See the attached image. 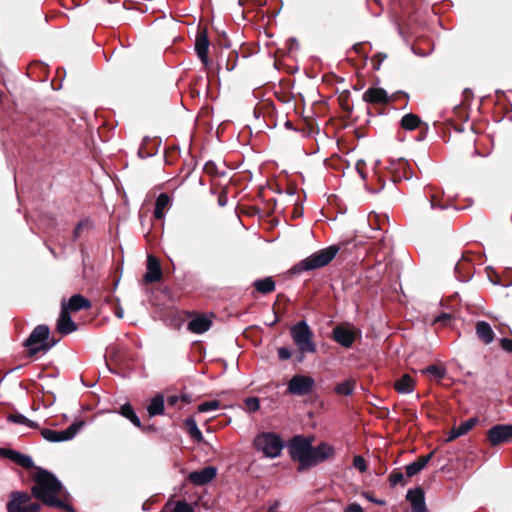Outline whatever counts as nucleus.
<instances>
[{
  "label": "nucleus",
  "mask_w": 512,
  "mask_h": 512,
  "mask_svg": "<svg viewBox=\"0 0 512 512\" xmlns=\"http://www.w3.org/2000/svg\"><path fill=\"white\" fill-rule=\"evenodd\" d=\"M34 485L31 494L26 491H12L6 504L7 512H40L41 505L31 501V495L48 507L62 509L66 512H75L72 505L66 503L58 496L63 491V485L50 471L36 467L32 474Z\"/></svg>",
  "instance_id": "nucleus-1"
},
{
  "label": "nucleus",
  "mask_w": 512,
  "mask_h": 512,
  "mask_svg": "<svg viewBox=\"0 0 512 512\" xmlns=\"http://www.w3.org/2000/svg\"><path fill=\"white\" fill-rule=\"evenodd\" d=\"M287 448L292 461L298 463V472L309 470L332 458L335 454V449L330 444L321 442L319 445L313 446L312 439L303 435L293 436L289 440Z\"/></svg>",
  "instance_id": "nucleus-2"
},
{
  "label": "nucleus",
  "mask_w": 512,
  "mask_h": 512,
  "mask_svg": "<svg viewBox=\"0 0 512 512\" xmlns=\"http://www.w3.org/2000/svg\"><path fill=\"white\" fill-rule=\"evenodd\" d=\"M340 247L331 245L324 249L318 250L307 258L295 264L290 270L291 275H297L302 272L312 271L327 266L337 255Z\"/></svg>",
  "instance_id": "nucleus-3"
},
{
  "label": "nucleus",
  "mask_w": 512,
  "mask_h": 512,
  "mask_svg": "<svg viewBox=\"0 0 512 512\" xmlns=\"http://www.w3.org/2000/svg\"><path fill=\"white\" fill-rule=\"evenodd\" d=\"M253 446L256 450L262 451L264 456L276 458L280 456L284 448V442L274 432H262L254 438Z\"/></svg>",
  "instance_id": "nucleus-4"
},
{
  "label": "nucleus",
  "mask_w": 512,
  "mask_h": 512,
  "mask_svg": "<svg viewBox=\"0 0 512 512\" xmlns=\"http://www.w3.org/2000/svg\"><path fill=\"white\" fill-rule=\"evenodd\" d=\"M290 334L298 351L315 353L317 348L313 342V331L306 321L301 320L293 325Z\"/></svg>",
  "instance_id": "nucleus-5"
},
{
  "label": "nucleus",
  "mask_w": 512,
  "mask_h": 512,
  "mask_svg": "<svg viewBox=\"0 0 512 512\" xmlns=\"http://www.w3.org/2000/svg\"><path fill=\"white\" fill-rule=\"evenodd\" d=\"M331 338L337 344L349 349L356 340L361 338V330L351 323L343 322L333 328Z\"/></svg>",
  "instance_id": "nucleus-6"
},
{
  "label": "nucleus",
  "mask_w": 512,
  "mask_h": 512,
  "mask_svg": "<svg viewBox=\"0 0 512 512\" xmlns=\"http://www.w3.org/2000/svg\"><path fill=\"white\" fill-rule=\"evenodd\" d=\"M105 362L108 369L115 374L125 377L128 373V362L125 352L115 346L107 349Z\"/></svg>",
  "instance_id": "nucleus-7"
},
{
  "label": "nucleus",
  "mask_w": 512,
  "mask_h": 512,
  "mask_svg": "<svg viewBox=\"0 0 512 512\" xmlns=\"http://www.w3.org/2000/svg\"><path fill=\"white\" fill-rule=\"evenodd\" d=\"M315 386V380L308 375L296 374L288 382L285 394L295 396L309 395Z\"/></svg>",
  "instance_id": "nucleus-8"
},
{
  "label": "nucleus",
  "mask_w": 512,
  "mask_h": 512,
  "mask_svg": "<svg viewBox=\"0 0 512 512\" xmlns=\"http://www.w3.org/2000/svg\"><path fill=\"white\" fill-rule=\"evenodd\" d=\"M84 425V421H76L65 430H53L49 428L41 429L42 437L49 442H62L71 440Z\"/></svg>",
  "instance_id": "nucleus-9"
},
{
  "label": "nucleus",
  "mask_w": 512,
  "mask_h": 512,
  "mask_svg": "<svg viewBox=\"0 0 512 512\" xmlns=\"http://www.w3.org/2000/svg\"><path fill=\"white\" fill-rule=\"evenodd\" d=\"M487 439L492 446H498L512 439V425L497 424L487 431Z\"/></svg>",
  "instance_id": "nucleus-10"
},
{
  "label": "nucleus",
  "mask_w": 512,
  "mask_h": 512,
  "mask_svg": "<svg viewBox=\"0 0 512 512\" xmlns=\"http://www.w3.org/2000/svg\"><path fill=\"white\" fill-rule=\"evenodd\" d=\"M388 169L393 183H398L402 180H409L413 174L409 163L405 159L391 161Z\"/></svg>",
  "instance_id": "nucleus-11"
},
{
  "label": "nucleus",
  "mask_w": 512,
  "mask_h": 512,
  "mask_svg": "<svg viewBox=\"0 0 512 512\" xmlns=\"http://www.w3.org/2000/svg\"><path fill=\"white\" fill-rule=\"evenodd\" d=\"M210 41L208 38L207 28L199 27L195 40V51L201 62L207 67L210 63L208 57Z\"/></svg>",
  "instance_id": "nucleus-12"
},
{
  "label": "nucleus",
  "mask_w": 512,
  "mask_h": 512,
  "mask_svg": "<svg viewBox=\"0 0 512 512\" xmlns=\"http://www.w3.org/2000/svg\"><path fill=\"white\" fill-rule=\"evenodd\" d=\"M49 336L50 329L47 325H37L31 332L29 337L24 341L23 345L27 348V351L32 348H38V345L45 344Z\"/></svg>",
  "instance_id": "nucleus-13"
},
{
  "label": "nucleus",
  "mask_w": 512,
  "mask_h": 512,
  "mask_svg": "<svg viewBox=\"0 0 512 512\" xmlns=\"http://www.w3.org/2000/svg\"><path fill=\"white\" fill-rule=\"evenodd\" d=\"M217 475V468L214 466H206L201 470L192 471L188 475L190 483L196 486H204L210 483Z\"/></svg>",
  "instance_id": "nucleus-14"
},
{
  "label": "nucleus",
  "mask_w": 512,
  "mask_h": 512,
  "mask_svg": "<svg viewBox=\"0 0 512 512\" xmlns=\"http://www.w3.org/2000/svg\"><path fill=\"white\" fill-rule=\"evenodd\" d=\"M0 455L3 458L9 459L17 465L21 466L24 469H35L37 466L34 465V462L31 457L22 454L16 450L1 448Z\"/></svg>",
  "instance_id": "nucleus-15"
},
{
  "label": "nucleus",
  "mask_w": 512,
  "mask_h": 512,
  "mask_svg": "<svg viewBox=\"0 0 512 512\" xmlns=\"http://www.w3.org/2000/svg\"><path fill=\"white\" fill-rule=\"evenodd\" d=\"M162 269L160 261L152 254L147 256V272L144 274L146 283L159 282L162 279Z\"/></svg>",
  "instance_id": "nucleus-16"
},
{
  "label": "nucleus",
  "mask_w": 512,
  "mask_h": 512,
  "mask_svg": "<svg viewBox=\"0 0 512 512\" xmlns=\"http://www.w3.org/2000/svg\"><path fill=\"white\" fill-rule=\"evenodd\" d=\"M411 504L412 512H428L425 504V494L421 487L409 489L406 495Z\"/></svg>",
  "instance_id": "nucleus-17"
},
{
  "label": "nucleus",
  "mask_w": 512,
  "mask_h": 512,
  "mask_svg": "<svg viewBox=\"0 0 512 512\" xmlns=\"http://www.w3.org/2000/svg\"><path fill=\"white\" fill-rule=\"evenodd\" d=\"M363 100L373 105L388 104L390 98L383 88L370 87L363 94Z\"/></svg>",
  "instance_id": "nucleus-18"
},
{
  "label": "nucleus",
  "mask_w": 512,
  "mask_h": 512,
  "mask_svg": "<svg viewBox=\"0 0 512 512\" xmlns=\"http://www.w3.org/2000/svg\"><path fill=\"white\" fill-rule=\"evenodd\" d=\"M424 193L432 209L439 208L443 210L448 207L447 202L443 201L444 192L442 189L429 185L425 188Z\"/></svg>",
  "instance_id": "nucleus-19"
},
{
  "label": "nucleus",
  "mask_w": 512,
  "mask_h": 512,
  "mask_svg": "<svg viewBox=\"0 0 512 512\" xmlns=\"http://www.w3.org/2000/svg\"><path fill=\"white\" fill-rule=\"evenodd\" d=\"M56 330L61 335H68L77 330L76 323L71 319L68 309H61L57 320Z\"/></svg>",
  "instance_id": "nucleus-20"
},
{
  "label": "nucleus",
  "mask_w": 512,
  "mask_h": 512,
  "mask_svg": "<svg viewBox=\"0 0 512 512\" xmlns=\"http://www.w3.org/2000/svg\"><path fill=\"white\" fill-rule=\"evenodd\" d=\"M472 270L473 266L471 264L470 258L466 254H463L462 258L455 266V273L457 278L461 282L468 281L472 275Z\"/></svg>",
  "instance_id": "nucleus-21"
},
{
  "label": "nucleus",
  "mask_w": 512,
  "mask_h": 512,
  "mask_svg": "<svg viewBox=\"0 0 512 512\" xmlns=\"http://www.w3.org/2000/svg\"><path fill=\"white\" fill-rule=\"evenodd\" d=\"M238 59L239 55L235 50L228 51L226 55L220 53L217 61V68L220 70L224 66L227 71H232L236 68Z\"/></svg>",
  "instance_id": "nucleus-22"
},
{
  "label": "nucleus",
  "mask_w": 512,
  "mask_h": 512,
  "mask_svg": "<svg viewBox=\"0 0 512 512\" xmlns=\"http://www.w3.org/2000/svg\"><path fill=\"white\" fill-rule=\"evenodd\" d=\"M91 307V302L80 294L73 295L67 305H62L63 309H68L69 311L77 312L83 309H89Z\"/></svg>",
  "instance_id": "nucleus-23"
},
{
  "label": "nucleus",
  "mask_w": 512,
  "mask_h": 512,
  "mask_svg": "<svg viewBox=\"0 0 512 512\" xmlns=\"http://www.w3.org/2000/svg\"><path fill=\"white\" fill-rule=\"evenodd\" d=\"M165 411V398L163 394H156L150 401L147 406V413L149 418L155 417L157 415H163Z\"/></svg>",
  "instance_id": "nucleus-24"
},
{
  "label": "nucleus",
  "mask_w": 512,
  "mask_h": 512,
  "mask_svg": "<svg viewBox=\"0 0 512 512\" xmlns=\"http://www.w3.org/2000/svg\"><path fill=\"white\" fill-rule=\"evenodd\" d=\"M476 334H477V337L485 344H490L494 338H495V333L494 331L492 330L491 326L489 323H487L486 321H478L476 323Z\"/></svg>",
  "instance_id": "nucleus-25"
},
{
  "label": "nucleus",
  "mask_w": 512,
  "mask_h": 512,
  "mask_svg": "<svg viewBox=\"0 0 512 512\" xmlns=\"http://www.w3.org/2000/svg\"><path fill=\"white\" fill-rule=\"evenodd\" d=\"M212 325V321L205 316H198L193 318L188 323V329L196 334H201L209 330Z\"/></svg>",
  "instance_id": "nucleus-26"
},
{
  "label": "nucleus",
  "mask_w": 512,
  "mask_h": 512,
  "mask_svg": "<svg viewBox=\"0 0 512 512\" xmlns=\"http://www.w3.org/2000/svg\"><path fill=\"white\" fill-rule=\"evenodd\" d=\"M171 205V198L167 193H161L156 201H155V207H154V217L158 220H161L164 215L165 211L170 207Z\"/></svg>",
  "instance_id": "nucleus-27"
},
{
  "label": "nucleus",
  "mask_w": 512,
  "mask_h": 512,
  "mask_svg": "<svg viewBox=\"0 0 512 512\" xmlns=\"http://www.w3.org/2000/svg\"><path fill=\"white\" fill-rule=\"evenodd\" d=\"M157 145L156 140L145 137L137 152L139 158L145 159L156 154Z\"/></svg>",
  "instance_id": "nucleus-28"
},
{
  "label": "nucleus",
  "mask_w": 512,
  "mask_h": 512,
  "mask_svg": "<svg viewBox=\"0 0 512 512\" xmlns=\"http://www.w3.org/2000/svg\"><path fill=\"white\" fill-rule=\"evenodd\" d=\"M160 512H195L193 507L186 502L185 500H179L177 502H172L169 500L162 507Z\"/></svg>",
  "instance_id": "nucleus-29"
},
{
  "label": "nucleus",
  "mask_w": 512,
  "mask_h": 512,
  "mask_svg": "<svg viewBox=\"0 0 512 512\" xmlns=\"http://www.w3.org/2000/svg\"><path fill=\"white\" fill-rule=\"evenodd\" d=\"M414 380L409 374L402 375L398 380L394 383V389L398 393H411L414 390Z\"/></svg>",
  "instance_id": "nucleus-30"
},
{
  "label": "nucleus",
  "mask_w": 512,
  "mask_h": 512,
  "mask_svg": "<svg viewBox=\"0 0 512 512\" xmlns=\"http://www.w3.org/2000/svg\"><path fill=\"white\" fill-rule=\"evenodd\" d=\"M422 124L421 118L413 113L404 115L400 120V126L406 131H413L419 128Z\"/></svg>",
  "instance_id": "nucleus-31"
},
{
  "label": "nucleus",
  "mask_w": 512,
  "mask_h": 512,
  "mask_svg": "<svg viewBox=\"0 0 512 512\" xmlns=\"http://www.w3.org/2000/svg\"><path fill=\"white\" fill-rule=\"evenodd\" d=\"M253 287L261 294H268L275 291L276 284L272 277H266L254 281Z\"/></svg>",
  "instance_id": "nucleus-32"
},
{
  "label": "nucleus",
  "mask_w": 512,
  "mask_h": 512,
  "mask_svg": "<svg viewBox=\"0 0 512 512\" xmlns=\"http://www.w3.org/2000/svg\"><path fill=\"white\" fill-rule=\"evenodd\" d=\"M338 103L341 107L342 111L345 114V117H350L352 111H353V105L351 104V93L349 90H343L338 95Z\"/></svg>",
  "instance_id": "nucleus-33"
},
{
  "label": "nucleus",
  "mask_w": 512,
  "mask_h": 512,
  "mask_svg": "<svg viewBox=\"0 0 512 512\" xmlns=\"http://www.w3.org/2000/svg\"><path fill=\"white\" fill-rule=\"evenodd\" d=\"M184 426L192 439H194L197 442L203 441L204 438L202 432L198 428L197 423L193 417H188L184 421Z\"/></svg>",
  "instance_id": "nucleus-34"
},
{
  "label": "nucleus",
  "mask_w": 512,
  "mask_h": 512,
  "mask_svg": "<svg viewBox=\"0 0 512 512\" xmlns=\"http://www.w3.org/2000/svg\"><path fill=\"white\" fill-rule=\"evenodd\" d=\"M421 373L423 375H431L438 382H440L442 379L445 378V376L447 374V370L443 366L433 364V365H429L428 367L422 369Z\"/></svg>",
  "instance_id": "nucleus-35"
},
{
  "label": "nucleus",
  "mask_w": 512,
  "mask_h": 512,
  "mask_svg": "<svg viewBox=\"0 0 512 512\" xmlns=\"http://www.w3.org/2000/svg\"><path fill=\"white\" fill-rule=\"evenodd\" d=\"M58 342H59V339H55L54 337H52L51 339L48 338V340H46L45 344L38 345V348L29 349L27 351V356L30 358H33L40 352L46 353L52 347H54Z\"/></svg>",
  "instance_id": "nucleus-36"
},
{
  "label": "nucleus",
  "mask_w": 512,
  "mask_h": 512,
  "mask_svg": "<svg viewBox=\"0 0 512 512\" xmlns=\"http://www.w3.org/2000/svg\"><path fill=\"white\" fill-rule=\"evenodd\" d=\"M355 389V381L352 379L346 380L336 385L335 392L339 395L349 396Z\"/></svg>",
  "instance_id": "nucleus-37"
},
{
  "label": "nucleus",
  "mask_w": 512,
  "mask_h": 512,
  "mask_svg": "<svg viewBox=\"0 0 512 512\" xmlns=\"http://www.w3.org/2000/svg\"><path fill=\"white\" fill-rule=\"evenodd\" d=\"M479 422L478 418L472 417L468 420L462 422L456 429L458 430V434L461 436L467 434L470 430H472L476 424Z\"/></svg>",
  "instance_id": "nucleus-38"
},
{
  "label": "nucleus",
  "mask_w": 512,
  "mask_h": 512,
  "mask_svg": "<svg viewBox=\"0 0 512 512\" xmlns=\"http://www.w3.org/2000/svg\"><path fill=\"white\" fill-rule=\"evenodd\" d=\"M220 407V401L219 400H212V401H206L198 405L197 410L198 412H208L211 410H216Z\"/></svg>",
  "instance_id": "nucleus-39"
},
{
  "label": "nucleus",
  "mask_w": 512,
  "mask_h": 512,
  "mask_svg": "<svg viewBox=\"0 0 512 512\" xmlns=\"http://www.w3.org/2000/svg\"><path fill=\"white\" fill-rule=\"evenodd\" d=\"M389 483L391 487H395L398 484H404V475L398 470H393L389 475Z\"/></svg>",
  "instance_id": "nucleus-40"
},
{
  "label": "nucleus",
  "mask_w": 512,
  "mask_h": 512,
  "mask_svg": "<svg viewBox=\"0 0 512 512\" xmlns=\"http://www.w3.org/2000/svg\"><path fill=\"white\" fill-rule=\"evenodd\" d=\"M179 155L178 147H171L165 151V162L168 165H173Z\"/></svg>",
  "instance_id": "nucleus-41"
},
{
  "label": "nucleus",
  "mask_w": 512,
  "mask_h": 512,
  "mask_svg": "<svg viewBox=\"0 0 512 512\" xmlns=\"http://www.w3.org/2000/svg\"><path fill=\"white\" fill-rule=\"evenodd\" d=\"M245 406L248 411L256 412L260 408V401L257 397H248L245 399Z\"/></svg>",
  "instance_id": "nucleus-42"
},
{
  "label": "nucleus",
  "mask_w": 512,
  "mask_h": 512,
  "mask_svg": "<svg viewBox=\"0 0 512 512\" xmlns=\"http://www.w3.org/2000/svg\"><path fill=\"white\" fill-rule=\"evenodd\" d=\"M387 58L386 53H377L371 59V64L374 70H379L382 62Z\"/></svg>",
  "instance_id": "nucleus-43"
},
{
  "label": "nucleus",
  "mask_w": 512,
  "mask_h": 512,
  "mask_svg": "<svg viewBox=\"0 0 512 512\" xmlns=\"http://www.w3.org/2000/svg\"><path fill=\"white\" fill-rule=\"evenodd\" d=\"M353 466L360 472H365L367 470L366 460L361 455L354 456Z\"/></svg>",
  "instance_id": "nucleus-44"
},
{
  "label": "nucleus",
  "mask_w": 512,
  "mask_h": 512,
  "mask_svg": "<svg viewBox=\"0 0 512 512\" xmlns=\"http://www.w3.org/2000/svg\"><path fill=\"white\" fill-rule=\"evenodd\" d=\"M435 451H431L429 454L420 456L417 458L415 464L420 468V470L424 469L429 461L433 458Z\"/></svg>",
  "instance_id": "nucleus-45"
},
{
  "label": "nucleus",
  "mask_w": 512,
  "mask_h": 512,
  "mask_svg": "<svg viewBox=\"0 0 512 512\" xmlns=\"http://www.w3.org/2000/svg\"><path fill=\"white\" fill-rule=\"evenodd\" d=\"M8 420L13 422V423L23 424V425H25L26 422H29V419L26 416H24V415H22L20 413L9 414L8 415Z\"/></svg>",
  "instance_id": "nucleus-46"
},
{
  "label": "nucleus",
  "mask_w": 512,
  "mask_h": 512,
  "mask_svg": "<svg viewBox=\"0 0 512 512\" xmlns=\"http://www.w3.org/2000/svg\"><path fill=\"white\" fill-rule=\"evenodd\" d=\"M204 172L208 175H211V176H216L217 175V166L214 162L212 161H208L205 165H204Z\"/></svg>",
  "instance_id": "nucleus-47"
},
{
  "label": "nucleus",
  "mask_w": 512,
  "mask_h": 512,
  "mask_svg": "<svg viewBox=\"0 0 512 512\" xmlns=\"http://www.w3.org/2000/svg\"><path fill=\"white\" fill-rule=\"evenodd\" d=\"M405 469L408 477H413L421 471L415 462L408 464Z\"/></svg>",
  "instance_id": "nucleus-48"
},
{
  "label": "nucleus",
  "mask_w": 512,
  "mask_h": 512,
  "mask_svg": "<svg viewBox=\"0 0 512 512\" xmlns=\"http://www.w3.org/2000/svg\"><path fill=\"white\" fill-rule=\"evenodd\" d=\"M389 98H390V102H395L399 99H404L405 100L404 107L407 106L408 94L403 91L396 92L392 96H389Z\"/></svg>",
  "instance_id": "nucleus-49"
},
{
  "label": "nucleus",
  "mask_w": 512,
  "mask_h": 512,
  "mask_svg": "<svg viewBox=\"0 0 512 512\" xmlns=\"http://www.w3.org/2000/svg\"><path fill=\"white\" fill-rule=\"evenodd\" d=\"M356 170L362 179H366V162L364 160H358L356 162Z\"/></svg>",
  "instance_id": "nucleus-50"
},
{
  "label": "nucleus",
  "mask_w": 512,
  "mask_h": 512,
  "mask_svg": "<svg viewBox=\"0 0 512 512\" xmlns=\"http://www.w3.org/2000/svg\"><path fill=\"white\" fill-rule=\"evenodd\" d=\"M291 356H292V353L288 348L280 347L278 349V357L280 360H283V361L288 360L291 358Z\"/></svg>",
  "instance_id": "nucleus-51"
},
{
  "label": "nucleus",
  "mask_w": 512,
  "mask_h": 512,
  "mask_svg": "<svg viewBox=\"0 0 512 512\" xmlns=\"http://www.w3.org/2000/svg\"><path fill=\"white\" fill-rule=\"evenodd\" d=\"M88 226V221H80L73 231L74 239H78L81 236L82 230Z\"/></svg>",
  "instance_id": "nucleus-52"
},
{
  "label": "nucleus",
  "mask_w": 512,
  "mask_h": 512,
  "mask_svg": "<svg viewBox=\"0 0 512 512\" xmlns=\"http://www.w3.org/2000/svg\"><path fill=\"white\" fill-rule=\"evenodd\" d=\"M500 346L506 352L512 353V339H510V338H501L500 339Z\"/></svg>",
  "instance_id": "nucleus-53"
},
{
  "label": "nucleus",
  "mask_w": 512,
  "mask_h": 512,
  "mask_svg": "<svg viewBox=\"0 0 512 512\" xmlns=\"http://www.w3.org/2000/svg\"><path fill=\"white\" fill-rule=\"evenodd\" d=\"M129 418H130V422L133 423L136 427L142 428L141 421L131 406H130Z\"/></svg>",
  "instance_id": "nucleus-54"
},
{
  "label": "nucleus",
  "mask_w": 512,
  "mask_h": 512,
  "mask_svg": "<svg viewBox=\"0 0 512 512\" xmlns=\"http://www.w3.org/2000/svg\"><path fill=\"white\" fill-rule=\"evenodd\" d=\"M345 512H364L363 508L358 503H351L345 508Z\"/></svg>",
  "instance_id": "nucleus-55"
},
{
  "label": "nucleus",
  "mask_w": 512,
  "mask_h": 512,
  "mask_svg": "<svg viewBox=\"0 0 512 512\" xmlns=\"http://www.w3.org/2000/svg\"><path fill=\"white\" fill-rule=\"evenodd\" d=\"M227 202H228L227 191L222 190L218 196V204L221 207H224L227 204Z\"/></svg>",
  "instance_id": "nucleus-56"
},
{
  "label": "nucleus",
  "mask_w": 512,
  "mask_h": 512,
  "mask_svg": "<svg viewBox=\"0 0 512 512\" xmlns=\"http://www.w3.org/2000/svg\"><path fill=\"white\" fill-rule=\"evenodd\" d=\"M451 320V315L449 313H441L436 319L435 322L447 324V322Z\"/></svg>",
  "instance_id": "nucleus-57"
},
{
  "label": "nucleus",
  "mask_w": 512,
  "mask_h": 512,
  "mask_svg": "<svg viewBox=\"0 0 512 512\" xmlns=\"http://www.w3.org/2000/svg\"><path fill=\"white\" fill-rule=\"evenodd\" d=\"M179 397L177 395H169L166 398L168 406H175L179 402Z\"/></svg>",
  "instance_id": "nucleus-58"
},
{
  "label": "nucleus",
  "mask_w": 512,
  "mask_h": 512,
  "mask_svg": "<svg viewBox=\"0 0 512 512\" xmlns=\"http://www.w3.org/2000/svg\"><path fill=\"white\" fill-rule=\"evenodd\" d=\"M114 314L117 318L122 319L124 317V309L119 304H116L114 306Z\"/></svg>",
  "instance_id": "nucleus-59"
},
{
  "label": "nucleus",
  "mask_w": 512,
  "mask_h": 512,
  "mask_svg": "<svg viewBox=\"0 0 512 512\" xmlns=\"http://www.w3.org/2000/svg\"><path fill=\"white\" fill-rule=\"evenodd\" d=\"M118 413L128 419V402L120 406Z\"/></svg>",
  "instance_id": "nucleus-60"
},
{
  "label": "nucleus",
  "mask_w": 512,
  "mask_h": 512,
  "mask_svg": "<svg viewBox=\"0 0 512 512\" xmlns=\"http://www.w3.org/2000/svg\"><path fill=\"white\" fill-rule=\"evenodd\" d=\"M461 435L458 434V430L456 429V427H453L450 431V434L447 438V441L450 442V441H453L455 440L456 438L460 437Z\"/></svg>",
  "instance_id": "nucleus-61"
},
{
  "label": "nucleus",
  "mask_w": 512,
  "mask_h": 512,
  "mask_svg": "<svg viewBox=\"0 0 512 512\" xmlns=\"http://www.w3.org/2000/svg\"><path fill=\"white\" fill-rule=\"evenodd\" d=\"M365 497H366L369 501H371V502H373V503H375V504H377V505H384V504H385V501L375 499V497H372L369 493H366V494H365Z\"/></svg>",
  "instance_id": "nucleus-62"
},
{
  "label": "nucleus",
  "mask_w": 512,
  "mask_h": 512,
  "mask_svg": "<svg viewBox=\"0 0 512 512\" xmlns=\"http://www.w3.org/2000/svg\"><path fill=\"white\" fill-rule=\"evenodd\" d=\"M363 47H364V44L363 43H356L354 46H353V50L358 53V54H362L363 53Z\"/></svg>",
  "instance_id": "nucleus-63"
},
{
  "label": "nucleus",
  "mask_w": 512,
  "mask_h": 512,
  "mask_svg": "<svg viewBox=\"0 0 512 512\" xmlns=\"http://www.w3.org/2000/svg\"><path fill=\"white\" fill-rule=\"evenodd\" d=\"M179 399L182 403L188 404L191 402V397L188 394H182Z\"/></svg>",
  "instance_id": "nucleus-64"
}]
</instances>
